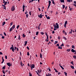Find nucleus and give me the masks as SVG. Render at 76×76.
<instances>
[{
	"label": "nucleus",
	"instance_id": "nucleus-23",
	"mask_svg": "<svg viewBox=\"0 0 76 76\" xmlns=\"http://www.w3.org/2000/svg\"><path fill=\"white\" fill-rule=\"evenodd\" d=\"M18 38L19 40H20V39H21V38H20V35H19V36L18 37Z\"/></svg>",
	"mask_w": 76,
	"mask_h": 76
},
{
	"label": "nucleus",
	"instance_id": "nucleus-53",
	"mask_svg": "<svg viewBox=\"0 0 76 76\" xmlns=\"http://www.w3.org/2000/svg\"><path fill=\"white\" fill-rule=\"evenodd\" d=\"M4 34L5 35V36H6V33H5V32H4Z\"/></svg>",
	"mask_w": 76,
	"mask_h": 76
},
{
	"label": "nucleus",
	"instance_id": "nucleus-62",
	"mask_svg": "<svg viewBox=\"0 0 76 76\" xmlns=\"http://www.w3.org/2000/svg\"><path fill=\"white\" fill-rule=\"evenodd\" d=\"M47 39H48V36H47Z\"/></svg>",
	"mask_w": 76,
	"mask_h": 76
},
{
	"label": "nucleus",
	"instance_id": "nucleus-43",
	"mask_svg": "<svg viewBox=\"0 0 76 76\" xmlns=\"http://www.w3.org/2000/svg\"><path fill=\"white\" fill-rule=\"evenodd\" d=\"M69 34H72V31H69Z\"/></svg>",
	"mask_w": 76,
	"mask_h": 76
},
{
	"label": "nucleus",
	"instance_id": "nucleus-49",
	"mask_svg": "<svg viewBox=\"0 0 76 76\" xmlns=\"http://www.w3.org/2000/svg\"><path fill=\"white\" fill-rule=\"evenodd\" d=\"M27 48L28 50H29V47L28 46H27Z\"/></svg>",
	"mask_w": 76,
	"mask_h": 76
},
{
	"label": "nucleus",
	"instance_id": "nucleus-30",
	"mask_svg": "<svg viewBox=\"0 0 76 76\" xmlns=\"http://www.w3.org/2000/svg\"><path fill=\"white\" fill-rule=\"evenodd\" d=\"M40 34H41V35H44V33L43 32H40Z\"/></svg>",
	"mask_w": 76,
	"mask_h": 76
},
{
	"label": "nucleus",
	"instance_id": "nucleus-20",
	"mask_svg": "<svg viewBox=\"0 0 76 76\" xmlns=\"http://www.w3.org/2000/svg\"><path fill=\"white\" fill-rule=\"evenodd\" d=\"M2 60V61L1 62V64H3V63H4V59H3Z\"/></svg>",
	"mask_w": 76,
	"mask_h": 76
},
{
	"label": "nucleus",
	"instance_id": "nucleus-41",
	"mask_svg": "<svg viewBox=\"0 0 76 76\" xmlns=\"http://www.w3.org/2000/svg\"><path fill=\"white\" fill-rule=\"evenodd\" d=\"M25 6L23 5V9H25Z\"/></svg>",
	"mask_w": 76,
	"mask_h": 76
},
{
	"label": "nucleus",
	"instance_id": "nucleus-9",
	"mask_svg": "<svg viewBox=\"0 0 76 76\" xmlns=\"http://www.w3.org/2000/svg\"><path fill=\"white\" fill-rule=\"evenodd\" d=\"M37 1V0H31V1H30L29 2V3H32L34 1Z\"/></svg>",
	"mask_w": 76,
	"mask_h": 76
},
{
	"label": "nucleus",
	"instance_id": "nucleus-25",
	"mask_svg": "<svg viewBox=\"0 0 76 76\" xmlns=\"http://www.w3.org/2000/svg\"><path fill=\"white\" fill-rule=\"evenodd\" d=\"M71 67L72 68V69H74V66H73L71 65Z\"/></svg>",
	"mask_w": 76,
	"mask_h": 76
},
{
	"label": "nucleus",
	"instance_id": "nucleus-45",
	"mask_svg": "<svg viewBox=\"0 0 76 76\" xmlns=\"http://www.w3.org/2000/svg\"><path fill=\"white\" fill-rule=\"evenodd\" d=\"M56 47H60V46H59V44H57V45H56Z\"/></svg>",
	"mask_w": 76,
	"mask_h": 76
},
{
	"label": "nucleus",
	"instance_id": "nucleus-19",
	"mask_svg": "<svg viewBox=\"0 0 76 76\" xmlns=\"http://www.w3.org/2000/svg\"><path fill=\"white\" fill-rule=\"evenodd\" d=\"M2 69H3V70L5 69H6V66L5 65L3 67H2Z\"/></svg>",
	"mask_w": 76,
	"mask_h": 76
},
{
	"label": "nucleus",
	"instance_id": "nucleus-26",
	"mask_svg": "<svg viewBox=\"0 0 76 76\" xmlns=\"http://www.w3.org/2000/svg\"><path fill=\"white\" fill-rule=\"evenodd\" d=\"M12 28H10V32H11V31H12V30H13V29H12Z\"/></svg>",
	"mask_w": 76,
	"mask_h": 76
},
{
	"label": "nucleus",
	"instance_id": "nucleus-22",
	"mask_svg": "<svg viewBox=\"0 0 76 76\" xmlns=\"http://www.w3.org/2000/svg\"><path fill=\"white\" fill-rule=\"evenodd\" d=\"M63 9H64L65 8V5H62Z\"/></svg>",
	"mask_w": 76,
	"mask_h": 76
},
{
	"label": "nucleus",
	"instance_id": "nucleus-52",
	"mask_svg": "<svg viewBox=\"0 0 76 76\" xmlns=\"http://www.w3.org/2000/svg\"><path fill=\"white\" fill-rule=\"evenodd\" d=\"M26 12H25V15H26V14H27V13H28V11H26Z\"/></svg>",
	"mask_w": 76,
	"mask_h": 76
},
{
	"label": "nucleus",
	"instance_id": "nucleus-64",
	"mask_svg": "<svg viewBox=\"0 0 76 76\" xmlns=\"http://www.w3.org/2000/svg\"><path fill=\"white\" fill-rule=\"evenodd\" d=\"M74 3H75V4H76V1H74Z\"/></svg>",
	"mask_w": 76,
	"mask_h": 76
},
{
	"label": "nucleus",
	"instance_id": "nucleus-51",
	"mask_svg": "<svg viewBox=\"0 0 76 76\" xmlns=\"http://www.w3.org/2000/svg\"><path fill=\"white\" fill-rule=\"evenodd\" d=\"M29 14L30 16H31V12H29Z\"/></svg>",
	"mask_w": 76,
	"mask_h": 76
},
{
	"label": "nucleus",
	"instance_id": "nucleus-60",
	"mask_svg": "<svg viewBox=\"0 0 76 76\" xmlns=\"http://www.w3.org/2000/svg\"><path fill=\"white\" fill-rule=\"evenodd\" d=\"M13 25V23H11L10 24V25H11V26H12V25Z\"/></svg>",
	"mask_w": 76,
	"mask_h": 76
},
{
	"label": "nucleus",
	"instance_id": "nucleus-11",
	"mask_svg": "<svg viewBox=\"0 0 76 76\" xmlns=\"http://www.w3.org/2000/svg\"><path fill=\"white\" fill-rule=\"evenodd\" d=\"M60 2L61 3H64V0H60Z\"/></svg>",
	"mask_w": 76,
	"mask_h": 76
},
{
	"label": "nucleus",
	"instance_id": "nucleus-58",
	"mask_svg": "<svg viewBox=\"0 0 76 76\" xmlns=\"http://www.w3.org/2000/svg\"><path fill=\"white\" fill-rule=\"evenodd\" d=\"M28 67H30V65H29V63H28Z\"/></svg>",
	"mask_w": 76,
	"mask_h": 76
},
{
	"label": "nucleus",
	"instance_id": "nucleus-56",
	"mask_svg": "<svg viewBox=\"0 0 76 76\" xmlns=\"http://www.w3.org/2000/svg\"><path fill=\"white\" fill-rule=\"evenodd\" d=\"M71 64H73V62L71 61Z\"/></svg>",
	"mask_w": 76,
	"mask_h": 76
},
{
	"label": "nucleus",
	"instance_id": "nucleus-21",
	"mask_svg": "<svg viewBox=\"0 0 76 76\" xmlns=\"http://www.w3.org/2000/svg\"><path fill=\"white\" fill-rule=\"evenodd\" d=\"M73 57L74 58V59H76V56L74 55Z\"/></svg>",
	"mask_w": 76,
	"mask_h": 76
},
{
	"label": "nucleus",
	"instance_id": "nucleus-6",
	"mask_svg": "<svg viewBox=\"0 0 76 76\" xmlns=\"http://www.w3.org/2000/svg\"><path fill=\"white\" fill-rule=\"evenodd\" d=\"M38 16L39 18H42V17L43 16V15L42 14H40V15H38Z\"/></svg>",
	"mask_w": 76,
	"mask_h": 76
},
{
	"label": "nucleus",
	"instance_id": "nucleus-61",
	"mask_svg": "<svg viewBox=\"0 0 76 76\" xmlns=\"http://www.w3.org/2000/svg\"><path fill=\"white\" fill-rule=\"evenodd\" d=\"M0 55H2V54H3V53H2V52H0Z\"/></svg>",
	"mask_w": 76,
	"mask_h": 76
},
{
	"label": "nucleus",
	"instance_id": "nucleus-14",
	"mask_svg": "<svg viewBox=\"0 0 76 76\" xmlns=\"http://www.w3.org/2000/svg\"><path fill=\"white\" fill-rule=\"evenodd\" d=\"M5 24H6V22L4 21L3 22V23H2L3 26H4V25H5Z\"/></svg>",
	"mask_w": 76,
	"mask_h": 76
},
{
	"label": "nucleus",
	"instance_id": "nucleus-27",
	"mask_svg": "<svg viewBox=\"0 0 76 76\" xmlns=\"http://www.w3.org/2000/svg\"><path fill=\"white\" fill-rule=\"evenodd\" d=\"M38 34H39V32L38 31L36 32V35H38Z\"/></svg>",
	"mask_w": 76,
	"mask_h": 76
},
{
	"label": "nucleus",
	"instance_id": "nucleus-24",
	"mask_svg": "<svg viewBox=\"0 0 76 76\" xmlns=\"http://www.w3.org/2000/svg\"><path fill=\"white\" fill-rule=\"evenodd\" d=\"M46 76H51V74H49V75H48L47 74L46 75Z\"/></svg>",
	"mask_w": 76,
	"mask_h": 76
},
{
	"label": "nucleus",
	"instance_id": "nucleus-59",
	"mask_svg": "<svg viewBox=\"0 0 76 76\" xmlns=\"http://www.w3.org/2000/svg\"><path fill=\"white\" fill-rule=\"evenodd\" d=\"M2 39H4V36H2Z\"/></svg>",
	"mask_w": 76,
	"mask_h": 76
},
{
	"label": "nucleus",
	"instance_id": "nucleus-12",
	"mask_svg": "<svg viewBox=\"0 0 76 76\" xmlns=\"http://www.w3.org/2000/svg\"><path fill=\"white\" fill-rule=\"evenodd\" d=\"M15 25H13V26L11 27V28L12 29H15Z\"/></svg>",
	"mask_w": 76,
	"mask_h": 76
},
{
	"label": "nucleus",
	"instance_id": "nucleus-36",
	"mask_svg": "<svg viewBox=\"0 0 76 76\" xmlns=\"http://www.w3.org/2000/svg\"><path fill=\"white\" fill-rule=\"evenodd\" d=\"M7 2H5L4 3V5L5 6H6V4H7Z\"/></svg>",
	"mask_w": 76,
	"mask_h": 76
},
{
	"label": "nucleus",
	"instance_id": "nucleus-48",
	"mask_svg": "<svg viewBox=\"0 0 76 76\" xmlns=\"http://www.w3.org/2000/svg\"><path fill=\"white\" fill-rule=\"evenodd\" d=\"M72 9H73V8H70L69 9V10L71 11H72Z\"/></svg>",
	"mask_w": 76,
	"mask_h": 76
},
{
	"label": "nucleus",
	"instance_id": "nucleus-42",
	"mask_svg": "<svg viewBox=\"0 0 76 76\" xmlns=\"http://www.w3.org/2000/svg\"><path fill=\"white\" fill-rule=\"evenodd\" d=\"M27 56H29V52H28L27 53Z\"/></svg>",
	"mask_w": 76,
	"mask_h": 76
},
{
	"label": "nucleus",
	"instance_id": "nucleus-37",
	"mask_svg": "<svg viewBox=\"0 0 76 76\" xmlns=\"http://www.w3.org/2000/svg\"><path fill=\"white\" fill-rule=\"evenodd\" d=\"M58 49H62V47H61L60 46H59L58 47Z\"/></svg>",
	"mask_w": 76,
	"mask_h": 76
},
{
	"label": "nucleus",
	"instance_id": "nucleus-2",
	"mask_svg": "<svg viewBox=\"0 0 76 76\" xmlns=\"http://www.w3.org/2000/svg\"><path fill=\"white\" fill-rule=\"evenodd\" d=\"M12 47H11V48H10V49L11 50V49L12 50V51L13 52H14V50H15V49H14V47H13V45H12Z\"/></svg>",
	"mask_w": 76,
	"mask_h": 76
},
{
	"label": "nucleus",
	"instance_id": "nucleus-7",
	"mask_svg": "<svg viewBox=\"0 0 76 76\" xmlns=\"http://www.w3.org/2000/svg\"><path fill=\"white\" fill-rule=\"evenodd\" d=\"M71 51H72V53H76V50H74V49H71Z\"/></svg>",
	"mask_w": 76,
	"mask_h": 76
},
{
	"label": "nucleus",
	"instance_id": "nucleus-5",
	"mask_svg": "<svg viewBox=\"0 0 76 76\" xmlns=\"http://www.w3.org/2000/svg\"><path fill=\"white\" fill-rule=\"evenodd\" d=\"M67 24V21H66L64 23V27L66 28V24Z\"/></svg>",
	"mask_w": 76,
	"mask_h": 76
},
{
	"label": "nucleus",
	"instance_id": "nucleus-15",
	"mask_svg": "<svg viewBox=\"0 0 76 76\" xmlns=\"http://www.w3.org/2000/svg\"><path fill=\"white\" fill-rule=\"evenodd\" d=\"M23 38H25V37H26V36L25 35V34H23Z\"/></svg>",
	"mask_w": 76,
	"mask_h": 76
},
{
	"label": "nucleus",
	"instance_id": "nucleus-47",
	"mask_svg": "<svg viewBox=\"0 0 76 76\" xmlns=\"http://www.w3.org/2000/svg\"><path fill=\"white\" fill-rule=\"evenodd\" d=\"M63 34H64L65 33V30H63L62 31Z\"/></svg>",
	"mask_w": 76,
	"mask_h": 76
},
{
	"label": "nucleus",
	"instance_id": "nucleus-38",
	"mask_svg": "<svg viewBox=\"0 0 76 76\" xmlns=\"http://www.w3.org/2000/svg\"><path fill=\"white\" fill-rule=\"evenodd\" d=\"M29 76H32V74H31V72H29Z\"/></svg>",
	"mask_w": 76,
	"mask_h": 76
},
{
	"label": "nucleus",
	"instance_id": "nucleus-10",
	"mask_svg": "<svg viewBox=\"0 0 76 76\" xmlns=\"http://www.w3.org/2000/svg\"><path fill=\"white\" fill-rule=\"evenodd\" d=\"M28 42L26 41H25L24 42V45L25 46H26V44H27V43Z\"/></svg>",
	"mask_w": 76,
	"mask_h": 76
},
{
	"label": "nucleus",
	"instance_id": "nucleus-4",
	"mask_svg": "<svg viewBox=\"0 0 76 76\" xmlns=\"http://www.w3.org/2000/svg\"><path fill=\"white\" fill-rule=\"evenodd\" d=\"M30 67L31 68H35V65L34 64H30Z\"/></svg>",
	"mask_w": 76,
	"mask_h": 76
},
{
	"label": "nucleus",
	"instance_id": "nucleus-54",
	"mask_svg": "<svg viewBox=\"0 0 76 76\" xmlns=\"http://www.w3.org/2000/svg\"><path fill=\"white\" fill-rule=\"evenodd\" d=\"M5 59H7V56H5Z\"/></svg>",
	"mask_w": 76,
	"mask_h": 76
},
{
	"label": "nucleus",
	"instance_id": "nucleus-13",
	"mask_svg": "<svg viewBox=\"0 0 76 76\" xmlns=\"http://www.w3.org/2000/svg\"><path fill=\"white\" fill-rule=\"evenodd\" d=\"M54 70L55 71V72H56V73H58V71L57 70V69H56L55 68H54Z\"/></svg>",
	"mask_w": 76,
	"mask_h": 76
},
{
	"label": "nucleus",
	"instance_id": "nucleus-1",
	"mask_svg": "<svg viewBox=\"0 0 76 76\" xmlns=\"http://www.w3.org/2000/svg\"><path fill=\"white\" fill-rule=\"evenodd\" d=\"M56 25H55L54 26V28H57V29H58V28H59V25H58V23H56Z\"/></svg>",
	"mask_w": 76,
	"mask_h": 76
},
{
	"label": "nucleus",
	"instance_id": "nucleus-18",
	"mask_svg": "<svg viewBox=\"0 0 76 76\" xmlns=\"http://www.w3.org/2000/svg\"><path fill=\"white\" fill-rule=\"evenodd\" d=\"M40 58H42V54H41V53H40Z\"/></svg>",
	"mask_w": 76,
	"mask_h": 76
},
{
	"label": "nucleus",
	"instance_id": "nucleus-57",
	"mask_svg": "<svg viewBox=\"0 0 76 76\" xmlns=\"http://www.w3.org/2000/svg\"><path fill=\"white\" fill-rule=\"evenodd\" d=\"M61 46L62 47H64V44L63 43H62V44L61 45Z\"/></svg>",
	"mask_w": 76,
	"mask_h": 76
},
{
	"label": "nucleus",
	"instance_id": "nucleus-35",
	"mask_svg": "<svg viewBox=\"0 0 76 76\" xmlns=\"http://www.w3.org/2000/svg\"><path fill=\"white\" fill-rule=\"evenodd\" d=\"M66 51H67L68 52H69V51H70V49H67Z\"/></svg>",
	"mask_w": 76,
	"mask_h": 76
},
{
	"label": "nucleus",
	"instance_id": "nucleus-28",
	"mask_svg": "<svg viewBox=\"0 0 76 76\" xmlns=\"http://www.w3.org/2000/svg\"><path fill=\"white\" fill-rule=\"evenodd\" d=\"M64 73L66 76H67V73L66 72H64Z\"/></svg>",
	"mask_w": 76,
	"mask_h": 76
},
{
	"label": "nucleus",
	"instance_id": "nucleus-31",
	"mask_svg": "<svg viewBox=\"0 0 76 76\" xmlns=\"http://www.w3.org/2000/svg\"><path fill=\"white\" fill-rule=\"evenodd\" d=\"M72 48L75 49V46H74V45H72Z\"/></svg>",
	"mask_w": 76,
	"mask_h": 76
},
{
	"label": "nucleus",
	"instance_id": "nucleus-3",
	"mask_svg": "<svg viewBox=\"0 0 76 76\" xmlns=\"http://www.w3.org/2000/svg\"><path fill=\"white\" fill-rule=\"evenodd\" d=\"M11 10L12 11H15V6H13L11 7Z\"/></svg>",
	"mask_w": 76,
	"mask_h": 76
},
{
	"label": "nucleus",
	"instance_id": "nucleus-32",
	"mask_svg": "<svg viewBox=\"0 0 76 76\" xmlns=\"http://www.w3.org/2000/svg\"><path fill=\"white\" fill-rule=\"evenodd\" d=\"M28 16H29V15L28 14H27L26 15V18H28Z\"/></svg>",
	"mask_w": 76,
	"mask_h": 76
},
{
	"label": "nucleus",
	"instance_id": "nucleus-34",
	"mask_svg": "<svg viewBox=\"0 0 76 76\" xmlns=\"http://www.w3.org/2000/svg\"><path fill=\"white\" fill-rule=\"evenodd\" d=\"M60 67H61V68L62 70H64V68H63V67L62 66H60Z\"/></svg>",
	"mask_w": 76,
	"mask_h": 76
},
{
	"label": "nucleus",
	"instance_id": "nucleus-50",
	"mask_svg": "<svg viewBox=\"0 0 76 76\" xmlns=\"http://www.w3.org/2000/svg\"><path fill=\"white\" fill-rule=\"evenodd\" d=\"M67 1L68 2H70L71 0H67Z\"/></svg>",
	"mask_w": 76,
	"mask_h": 76
},
{
	"label": "nucleus",
	"instance_id": "nucleus-40",
	"mask_svg": "<svg viewBox=\"0 0 76 76\" xmlns=\"http://www.w3.org/2000/svg\"><path fill=\"white\" fill-rule=\"evenodd\" d=\"M63 38H64L65 40H67V38L65 37H63Z\"/></svg>",
	"mask_w": 76,
	"mask_h": 76
},
{
	"label": "nucleus",
	"instance_id": "nucleus-46",
	"mask_svg": "<svg viewBox=\"0 0 76 76\" xmlns=\"http://www.w3.org/2000/svg\"><path fill=\"white\" fill-rule=\"evenodd\" d=\"M2 72L4 74H5V72L4 71V70H2Z\"/></svg>",
	"mask_w": 76,
	"mask_h": 76
},
{
	"label": "nucleus",
	"instance_id": "nucleus-29",
	"mask_svg": "<svg viewBox=\"0 0 76 76\" xmlns=\"http://www.w3.org/2000/svg\"><path fill=\"white\" fill-rule=\"evenodd\" d=\"M52 3L53 4H55V2H54V0H52Z\"/></svg>",
	"mask_w": 76,
	"mask_h": 76
},
{
	"label": "nucleus",
	"instance_id": "nucleus-63",
	"mask_svg": "<svg viewBox=\"0 0 76 76\" xmlns=\"http://www.w3.org/2000/svg\"><path fill=\"white\" fill-rule=\"evenodd\" d=\"M54 33H55L54 31H52V34H54Z\"/></svg>",
	"mask_w": 76,
	"mask_h": 76
},
{
	"label": "nucleus",
	"instance_id": "nucleus-39",
	"mask_svg": "<svg viewBox=\"0 0 76 76\" xmlns=\"http://www.w3.org/2000/svg\"><path fill=\"white\" fill-rule=\"evenodd\" d=\"M46 18L47 19H50V16L47 17Z\"/></svg>",
	"mask_w": 76,
	"mask_h": 76
},
{
	"label": "nucleus",
	"instance_id": "nucleus-44",
	"mask_svg": "<svg viewBox=\"0 0 76 76\" xmlns=\"http://www.w3.org/2000/svg\"><path fill=\"white\" fill-rule=\"evenodd\" d=\"M57 43H58V41H56L55 42V43H54V44H57Z\"/></svg>",
	"mask_w": 76,
	"mask_h": 76
},
{
	"label": "nucleus",
	"instance_id": "nucleus-16",
	"mask_svg": "<svg viewBox=\"0 0 76 76\" xmlns=\"http://www.w3.org/2000/svg\"><path fill=\"white\" fill-rule=\"evenodd\" d=\"M20 64L21 65V66L22 67H23V65H22V64H23V63L22 62V61H21V62L20 63Z\"/></svg>",
	"mask_w": 76,
	"mask_h": 76
},
{
	"label": "nucleus",
	"instance_id": "nucleus-17",
	"mask_svg": "<svg viewBox=\"0 0 76 76\" xmlns=\"http://www.w3.org/2000/svg\"><path fill=\"white\" fill-rule=\"evenodd\" d=\"M49 5H51V2L50 1H48Z\"/></svg>",
	"mask_w": 76,
	"mask_h": 76
},
{
	"label": "nucleus",
	"instance_id": "nucleus-8",
	"mask_svg": "<svg viewBox=\"0 0 76 76\" xmlns=\"http://www.w3.org/2000/svg\"><path fill=\"white\" fill-rule=\"evenodd\" d=\"M7 65L9 66V67H10L11 66V65H10V63L9 62L7 63Z\"/></svg>",
	"mask_w": 76,
	"mask_h": 76
},
{
	"label": "nucleus",
	"instance_id": "nucleus-55",
	"mask_svg": "<svg viewBox=\"0 0 76 76\" xmlns=\"http://www.w3.org/2000/svg\"><path fill=\"white\" fill-rule=\"evenodd\" d=\"M19 27V25L17 27V29H18Z\"/></svg>",
	"mask_w": 76,
	"mask_h": 76
},
{
	"label": "nucleus",
	"instance_id": "nucleus-33",
	"mask_svg": "<svg viewBox=\"0 0 76 76\" xmlns=\"http://www.w3.org/2000/svg\"><path fill=\"white\" fill-rule=\"evenodd\" d=\"M50 6H51V5L49 4L48 7V9H47V11H48V9H49V7H50Z\"/></svg>",
	"mask_w": 76,
	"mask_h": 76
}]
</instances>
